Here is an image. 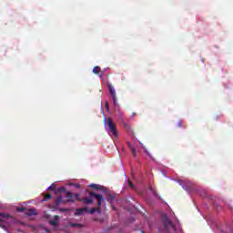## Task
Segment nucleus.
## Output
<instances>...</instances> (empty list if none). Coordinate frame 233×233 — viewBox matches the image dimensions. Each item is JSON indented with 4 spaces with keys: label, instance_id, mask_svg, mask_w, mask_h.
I'll return each instance as SVG.
<instances>
[{
    "label": "nucleus",
    "instance_id": "f257e3e1",
    "mask_svg": "<svg viewBox=\"0 0 233 233\" xmlns=\"http://www.w3.org/2000/svg\"><path fill=\"white\" fill-rule=\"evenodd\" d=\"M62 192L66 193V199H63L62 196H59L55 203L56 207H59L61 203L66 204V203H76V201H80L84 203L85 205H92L94 201H97V206L101 207L103 205V202L105 201V196L96 194L92 191L86 193V197L84 198H79V194H73L70 191H66V187H60L56 191V195L57 196L59 193L62 194Z\"/></svg>",
    "mask_w": 233,
    "mask_h": 233
},
{
    "label": "nucleus",
    "instance_id": "f03ea898",
    "mask_svg": "<svg viewBox=\"0 0 233 233\" xmlns=\"http://www.w3.org/2000/svg\"><path fill=\"white\" fill-rule=\"evenodd\" d=\"M106 125H107V128H109V131L112 134L111 137L117 138L119 136L117 134V126L116 125V123H114V121H112V118L107 117Z\"/></svg>",
    "mask_w": 233,
    "mask_h": 233
},
{
    "label": "nucleus",
    "instance_id": "7ed1b4c3",
    "mask_svg": "<svg viewBox=\"0 0 233 233\" xmlns=\"http://www.w3.org/2000/svg\"><path fill=\"white\" fill-rule=\"evenodd\" d=\"M164 230L166 233H169L170 230H174L176 232V228H174V224L170 221L168 217L164 218Z\"/></svg>",
    "mask_w": 233,
    "mask_h": 233
},
{
    "label": "nucleus",
    "instance_id": "20e7f679",
    "mask_svg": "<svg viewBox=\"0 0 233 233\" xmlns=\"http://www.w3.org/2000/svg\"><path fill=\"white\" fill-rule=\"evenodd\" d=\"M107 86H108L109 94L113 99V104L116 106L117 105V96L116 95V89L114 88V86L110 84Z\"/></svg>",
    "mask_w": 233,
    "mask_h": 233
},
{
    "label": "nucleus",
    "instance_id": "39448f33",
    "mask_svg": "<svg viewBox=\"0 0 233 233\" xmlns=\"http://www.w3.org/2000/svg\"><path fill=\"white\" fill-rule=\"evenodd\" d=\"M49 225L57 227L59 225V216L56 215L53 219L49 220Z\"/></svg>",
    "mask_w": 233,
    "mask_h": 233
},
{
    "label": "nucleus",
    "instance_id": "423d86ee",
    "mask_svg": "<svg viewBox=\"0 0 233 233\" xmlns=\"http://www.w3.org/2000/svg\"><path fill=\"white\" fill-rule=\"evenodd\" d=\"M85 212H88L87 208H77L75 212V216H83Z\"/></svg>",
    "mask_w": 233,
    "mask_h": 233
},
{
    "label": "nucleus",
    "instance_id": "0eeeda50",
    "mask_svg": "<svg viewBox=\"0 0 233 233\" xmlns=\"http://www.w3.org/2000/svg\"><path fill=\"white\" fill-rule=\"evenodd\" d=\"M91 188H94L95 190H101L102 192H105V187L103 186H99V185H96V184H91L89 186Z\"/></svg>",
    "mask_w": 233,
    "mask_h": 233
},
{
    "label": "nucleus",
    "instance_id": "6e6552de",
    "mask_svg": "<svg viewBox=\"0 0 233 233\" xmlns=\"http://www.w3.org/2000/svg\"><path fill=\"white\" fill-rule=\"evenodd\" d=\"M127 147L131 151V154L133 155V157H136V154H137V152L136 151V148L134 147V146H132V144L127 143Z\"/></svg>",
    "mask_w": 233,
    "mask_h": 233
},
{
    "label": "nucleus",
    "instance_id": "1a4fd4ad",
    "mask_svg": "<svg viewBox=\"0 0 233 233\" xmlns=\"http://www.w3.org/2000/svg\"><path fill=\"white\" fill-rule=\"evenodd\" d=\"M88 212H89V214H96V212L100 213L101 208H92Z\"/></svg>",
    "mask_w": 233,
    "mask_h": 233
},
{
    "label": "nucleus",
    "instance_id": "9d476101",
    "mask_svg": "<svg viewBox=\"0 0 233 233\" xmlns=\"http://www.w3.org/2000/svg\"><path fill=\"white\" fill-rule=\"evenodd\" d=\"M0 216H1V218H5V219H8V218H10V219H15L12 216H10V214L0 213Z\"/></svg>",
    "mask_w": 233,
    "mask_h": 233
},
{
    "label": "nucleus",
    "instance_id": "9b49d317",
    "mask_svg": "<svg viewBox=\"0 0 233 233\" xmlns=\"http://www.w3.org/2000/svg\"><path fill=\"white\" fill-rule=\"evenodd\" d=\"M93 73L99 75L101 73V67L99 66H96L93 68Z\"/></svg>",
    "mask_w": 233,
    "mask_h": 233
},
{
    "label": "nucleus",
    "instance_id": "f8f14e48",
    "mask_svg": "<svg viewBox=\"0 0 233 233\" xmlns=\"http://www.w3.org/2000/svg\"><path fill=\"white\" fill-rule=\"evenodd\" d=\"M52 198V195L50 193H47L44 196L43 201H48Z\"/></svg>",
    "mask_w": 233,
    "mask_h": 233
},
{
    "label": "nucleus",
    "instance_id": "ddd939ff",
    "mask_svg": "<svg viewBox=\"0 0 233 233\" xmlns=\"http://www.w3.org/2000/svg\"><path fill=\"white\" fill-rule=\"evenodd\" d=\"M70 227H73V228L78 227L79 228H81V227H83V225L77 224V223H71Z\"/></svg>",
    "mask_w": 233,
    "mask_h": 233
},
{
    "label": "nucleus",
    "instance_id": "4468645a",
    "mask_svg": "<svg viewBox=\"0 0 233 233\" xmlns=\"http://www.w3.org/2000/svg\"><path fill=\"white\" fill-rule=\"evenodd\" d=\"M105 107H106V112H108L110 110V106H108V102H106Z\"/></svg>",
    "mask_w": 233,
    "mask_h": 233
},
{
    "label": "nucleus",
    "instance_id": "2eb2a0df",
    "mask_svg": "<svg viewBox=\"0 0 233 233\" xmlns=\"http://www.w3.org/2000/svg\"><path fill=\"white\" fill-rule=\"evenodd\" d=\"M127 185L128 187H130V188H134V184L132 183V181L127 180Z\"/></svg>",
    "mask_w": 233,
    "mask_h": 233
},
{
    "label": "nucleus",
    "instance_id": "dca6fc26",
    "mask_svg": "<svg viewBox=\"0 0 233 233\" xmlns=\"http://www.w3.org/2000/svg\"><path fill=\"white\" fill-rule=\"evenodd\" d=\"M177 128H181V127H183V122L178 121V122L177 123Z\"/></svg>",
    "mask_w": 233,
    "mask_h": 233
},
{
    "label": "nucleus",
    "instance_id": "f3484780",
    "mask_svg": "<svg viewBox=\"0 0 233 233\" xmlns=\"http://www.w3.org/2000/svg\"><path fill=\"white\" fill-rule=\"evenodd\" d=\"M29 216H34L35 214V209H29Z\"/></svg>",
    "mask_w": 233,
    "mask_h": 233
},
{
    "label": "nucleus",
    "instance_id": "a211bd4d",
    "mask_svg": "<svg viewBox=\"0 0 233 233\" xmlns=\"http://www.w3.org/2000/svg\"><path fill=\"white\" fill-rule=\"evenodd\" d=\"M68 210H70V209H68V208H60L59 209L60 212H68Z\"/></svg>",
    "mask_w": 233,
    "mask_h": 233
},
{
    "label": "nucleus",
    "instance_id": "6ab92c4d",
    "mask_svg": "<svg viewBox=\"0 0 233 233\" xmlns=\"http://www.w3.org/2000/svg\"><path fill=\"white\" fill-rule=\"evenodd\" d=\"M48 189L51 190L52 192H54V190H55L54 187H52V186H50V187H48Z\"/></svg>",
    "mask_w": 233,
    "mask_h": 233
},
{
    "label": "nucleus",
    "instance_id": "aec40b11",
    "mask_svg": "<svg viewBox=\"0 0 233 233\" xmlns=\"http://www.w3.org/2000/svg\"><path fill=\"white\" fill-rule=\"evenodd\" d=\"M18 210H19L20 212H25V208H18Z\"/></svg>",
    "mask_w": 233,
    "mask_h": 233
},
{
    "label": "nucleus",
    "instance_id": "412c9836",
    "mask_svg": "<svg viewBox=\"0 0 233 233\" xmlns=\"http://www.w3.org/2000/svg\"><path fill=\"white\" fill-rule=\"evenodd\" d=\"M76 188H79V187H81L79 184H76L75 185Z\"/></svg>",
    "mask_w": 233,
    "mask_h": 233
},
{
    "label": "nucleus",
    "instance_id": "4be33fe9",
    "mask_svg": "<svg viewBox=\"0 0 233 233\" xmlns=\"http://www.w3.org/2000/svg\"><path fill=\"white\" fill-rule=\"evenodd\" d=\"M147 153V156H149V157H152V156H150V154L148 153V151H146Z\"/></svg>",
    "mask_w": 233,
    "mask_h": 233
},
{
    "label": "nucleus",
    "instance_id": "5701e85b",
    "mask_svg": "<svg viewBox=\"0 0 233 233\" xmlns=\"http://www.w3.org/2000/svg\"><path fill=\"white\" fill-rule=\"evenodd\" d=\"M3 221H5V220H3V219L0 218V223H3Z\"/></svg>",
    "mask_w": 233,
    "mask_h": 233
},
{
    "label": "nucleus",
    "instance_id": "b1692460",
    "mask_svg": "<svg viewBox=\"0 0 233 233\" xmlns=\"http://www.w3.org/2000/svg\"><path fill=\"white\" fill-rule=\"evenodd\" d=\"M100 77H103V75H100Z\"/></svg>",
    "mask_w": 233,
    "mask_h": 233
}]
</instances>
